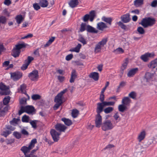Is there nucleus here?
Returning <instances> with one entry per match:
<instances>
[{
	"mask_svg": "<svg viewBox=\"0 0 157 157\" xmlns=\"http://www.w3.org/2000/svg\"><path fill=\"white\" fill-rule=\"evenodd\" d=\"M90 78H92L95 81H98L99 78V74L96 72H93L91 73L90 75Z\"/></svg>",
	"mask_w": 157,
	"mask_h": 157,
	"instance_id": "nucleus-23",
	"label": "nucleus"
},
{
	"mask_svg": "<svg viewBox=\"0 0 157 157\" xmlns=\"http://www.w3.org/2000/svg\"><path fill=\"white\" fill-rule=\"evenodd\" d=\"M101 20L102 21L107 23L109 25H111V22L112 20V19L111 17H107L105 16H103L101 18Z\"/></svg>",
	"mask_w": 157,
	"mask_h": 157,
	"instance_id": "nucleus-27",
	"label": "nucleus"
},
{
	"mask_svg": "<svg viewBox=\"0 0 157 157\" xmlns=\"http://www.w3.org/2000/svg\"><path fill=\"white\" fill-rule=\"evenodd\" d=\"M62 96L61 95L58 94L55 98V101L56 103H62Z\"/></svg>",
	"mask_w": 157,
	"mask_h": 157,
	"instance_id": "nucleus-29",
	"label": "nucleus"
},
{
	"mask_svg": "<svg viewBox=\"0 0 157 157\" xmlns=\"http://www.w3.org/2000/svg\"><path fill=\"white\" fill-rule=\"evenodd\" d=\"M90 17V21H92L94 18L95 16V12L94 10H92L90 13L89 15Z\"/></svg>",
	"mask_w": 157,
	"mask_h": 157,
	"instance_id": "nucleus-37",
	"label": "nucleus"
},
{
	"mask_svg": "<svg viewBox=\"0 0 157 157\" xmlns=\"http://www.w3.org/2000/svg\"><path fill=\"white\" fill-rule=\"evenodd\" d=\"M89 19H90L89 15L88 14H86L83 17L82 19L84 22H86Z\"/></svg>",
	"mask_w": 157,
	"mask_h": 157,
	"instance_id": "nucleus-57",
	"label": "nucleus"
},
{
	"mask_svg": "<svg viewBox=\"0 0 157 157\" xmlns=\"http://www.w3.org/2000/svg\"><path fill=\"white\" fill-rule=\"evenodd\" d=\"M126 82H125L123 81L121 82L119 84V86H118L117 88V91H119L120 89L121 88H122L124 87L126 85Z\"/></svg>",
	"mask_w": 157,
	"mask_h": 157,
	"instance_id": "nucleus-46",
	"label": "nucleus"
},
{
	"mask_svg": "<svg viewBox=\"0 0 157 157\" xmlns=\"http://www.w3.org/2000/svg\"><path fill=\"white\" fill-rule=\"evenodd\" d=\"M114 51L118 53H123L124 52V50L120 48H117L116 50H115Z\"/></svg>",
	"mask_w": 157,
	"mask_h": 157,
	"instance_id": "nucleus-61",
	"label": "nucleus"
},
{
	"mask_svg": "<svg viewBox=\"0 0 157 157\" xmlns=\"http://www.w3.org/2000/svg\"><path fill=\"white\" fill-rule=\"evenodd\" d=\"M19 120V119L14 118L12 120L10 121V124L13 125L17 124Z\"/></svg>",
	"mask_w": 157,
	"mask_h": 157,
	"instance_id": "nucleus-56",
	"label": "nucleus"
},
{
	"mask_svg": "<svg viewBox=\"0 0 157 157\" xmlns=\"http://www.w3.org/2000/svg\"><path fill=\"white\" fill-rule=\"evenodd\" d=\"M114 127L113 123L109 120L104 121L102 124L101 128L103 130L106 131L113 129Z\"/></svg>",
	"mask_w": 157,
	"mask_h": 157,
	"instance_id": "nucleus-5",
	"label": "nucleus"
},
{
	"mask_svg": "<svg viewBox=\"0 0 157 157\" xmlns=\"http://www.w3.org/2000/svg\"><path fill=\"white\" fill-rule=\"evenodd\" d=\"M113 107H109L105 108L104 110V111L105 113L108 114L110 113L113 111Z\"/></svg>",
	"mask_w": 157,
	"mask_h": 157,
	"instance_id": "nucleus-42",
	"label": "nucleus"
},
{
	"mask_svg": "<svg viewBox=\"0 0 157 157\" xmlns=\"http://www.w3.org/2000/svg\"><path fill=\"white\" fill-rule=\"evenodd\" d=\"M138 68H133L130 70L127 74V76L129 77H132L138 71Z\"/></svg>",
	"mask_w": 157,
	"mask_h": 157,
	"instance_id": "nucleus-18",
	"label": "nucleus"
},
{
	"mask_svg": "<svg viewBox=\"0 0 157 157\" xmlns=\"http://www.w3.org/2000/svg\"><path fill=\"white\" fill-rule=\"evenodd\" d=\"M3 129L4 131L2 132L1 135L6 137L11 133L12 131H13L15 129V128L10 125H6L5 128H4Z\"/></svg>",
	"mask_w": 157,
	"mask_h": 157,
	"instance_id": "nucleus-6",
	"label": "nucleus"
},
{
	"mask_svg": "<svg viewBox=\"0 0 157 157\" xmlns=\"http://www.w3.org/2000/svg\"><path fill=\"white\" fill-rule=\"evenodd\" d=\"M79 111L77 109H74L72 112V116L74 118L76 117L78 115Z\"/></svg>",
	"mask_w": 157,
	"mask_h": 157,
	"instance_id": "nucleus-40",
	"label": "nucleus"
},
{
	"mask_svg": "<svg viewBox=\"0 0 157 157\" xmlns=\"http://www.w3.org/2000/svg\"><path fill=\"white\" fill-rule=\"evenodd\" d=\"M97 108L96 112L97 114H100L103 111V108L105 107L103 102H99L97 104Z\"/></svg>",
	"mask_w": 157,
	"mask_h": 157,
	"instance_id": "nucleus-14",
	"label": "nucleus"
},
{
	"mask_svg": "<svg viewBox=\"0 0 157 157\" xmlns=\"http://www.w3.org/2000/svg\"><path fill=\"white\" fill-rule=\"evenodd\" d=\"M40 5H39L38 3H35L33 4V6L34 9L36 10H39L40 7Z\"/></svg>",
	"mask_w": 157,
	"mask_h": 157,
	"instance_id": "nucleus-55",
	"label": "nucleus"
},
{
	"mask_svg": "<svg viewBox=\"0 0 157 157\" xmlns=\"http://www.w3.org/2000/svg\"><path fill=\"white\" fill-rule=\"evenodd\" d=\"M107 38L103 39L102 40L98 42L96 45L94 52L95 53H98L101 52L102 48L106 44L107 41Z\"/></svg>",
	"mask_w": 157,
	"mask_h": 157,
	"instance_id": "nucleus-3",
	"label": "nucleus"
},
{
	"mask_svg": "<svg viewBox=\"0 0 157 157\" xmlns=\"http://www.w3.org/2000/svg\"><path fill=\"white\" fill-rule=\"evenodd\" d=\"M107 28V25L103 22H99L97 24V28L100 30L103 31L104 29Z\"/></svg>",
	"mask_w": 157,
	"mask_h": 157,
	"instance_id": "nucleus-16",
	"label": "nucleus"
},
{
	"mask_svg": "<svg viewBox=\"0 0 157 157\" xmlns=\"http://www.w3.org/2000/svg\"><path fill=\"white\" fill-rule=\"evenodd\" d=\"M77 76V74L76 70L75 69H73L71 74V77L70 80V82L71 83L74 82Z\"/></svg>",
	"mask_w": 157,
	"mask_h": 157,
	"instance_id": "nucleus-15",
	"label": "nucleus"
},
{
	"mask_svg": "<svg viewBox=\"0 0 157 157\" xmlns=\"http://www.w3.org/2000/svg\"><path fill=\"white\" fill-rule=\"evenodd\" d=\"M156 64H157V58L151 61L148 65V67L149 68H154L155 67Z\"/></svg>",
	"mask_w": 157,
	"mask_h": 157,
	"instance_id": "nucleus-31",
	"label": "nucleus"
},
{
	"mask_svg": "<svg viewBox=\"0 0 157 157\" xmlns=\"http://www.w3.org/2000/svg\"><path fill=\"white\" fill-rule=\"evenodd\" d=\"M48 2L46 0H40L39 4L42 7H46L48 5Z\"/></svg>",
	"mask_w": 157,
	"mask_h": 157,
	"instance_id": "nucleus-30",
	"label": "nucleus"
},
{
	"mask_svg": "<svg viewBox=\"0 0 157 157\" xmlns=\"http://www.w3.org/2000/svg\"><path fill=\"white\" fill-rule=\"evenodd\" d=\"M78 40L82 43L83 45L86 44H87V42L86 39L81 35H80L79 37Z\"/></svg>",
	"mask_w": 157,
	"mask_h": 157,
	"instance_id": "nucleus-38",
	"label": "nucleus"
},
{
	"mask_svg": "<svg viewBox=\"0 0 157 157\" xmlns=\"http://www.w3.org/2000/svg\"><path fill=\"white\" fill-rule=\"evenodd\" d=\"M81 44H78L73 49L70 50V51L71 52H78L80 51V49L81 47Z\"/></svg>",
	"mask_w": 157,
	"mask_h": 157,
	"instance_id": "nucleus-33",
	"label": "nucleus"
},
{
	"mask_svg": "<svg viewBox=\"0 0 157 157\" xmlns=\"http://www.w3.org/2000/svg\"><path fill=\"white\" fill-rule=\"evenodd\" d=\"M26 88V85L25 84H23L21 85L20 88L19 89L21 90L23 92V90ZM19 90V89H18V90Z\"/></svg>",
	"mask_w": 157,
	"mask_h": 157,
	"instance_id": "nucleus-63",
	"label": "nucleus"
},
{
	"mask_svg": "<svg viewBox=\"0 0 157 157\" xmlns=\"http://www.w3.org/2000/svg\"><path fill=\"white\" fill-rule=\"evenodd\" d=\"M37 142V140L36 139H33L29 143L28 147L23 146L21 148V150L24 154H27L34 147L35 144Z\"/></svg>",
	"mask_w": 157,
	"mask_h": 157,
	"instance_id": "nucleus-2",
	"label": "nucleus"
},
{
	"mask_svg": "<svg viewBox=\"0 0 157 157\" xmlns=\"http://www.w3.org/2000/svg\"><path fill=\"white\" fill-rule=\"evenodd\" d=\"M131 102V100L128 97H125L122 99V104L125 105L128 107L129 106Z\"/></svg>",
	"mask_w": 157,
	"mask_h": 157,
	"instance_id": "nucleus-12",
	"label": "nucleus"
},
{
	"mask_svg": "<svg viewBox=\"0 0 157 157\" xmlns=\"http://www.w3.org/2000/svg\"><path fill=\"white\" fill-rule=\"evenodd\" d=\"M29 65V64L26 63V62H25V63L23 64L21 67V70H26L27 68Z\"/></svg>",
	"mask_w": 157,
	"mask_h": 157,
	"instance_id": "nucleus-58",
	"label": "nucleus"
},
{
	"mask_svg": "<svg viewBox=\"0 0 157 157\" xmlns=\"http://www.w3.org/2000/svg\"><path fill=\"white\" fill-rule=\"evenodd\" d=\"M140 58L144 61L145 62H147L149 60V58L147 53H145L144 55H142L140 57Z\"/></svg>",
	"mask_w": 157,
	"mask_h": 157,
	"instance_id": "nucleus-41",
	"label": "nucleus"
},
{
	"mask_svg": "<svg viewBox=\"0 0 157 157\" xmlns=\"http://www.w3.org/2000/svg\"><path fill=\"white\" fill-rule=\"evenodd\" d=\"M121 21L124 23L129 22L131 20L130 17V14L128 13L125 14L121 16Z\"/></svg>",
	"mask_w": 157,
	"mask_h": 157,
	"instance_id": "nucleus-13",
	"label": "nucleus"
},
{
	"mask_svg": "<svg viewBox=\"0 0 157 157\" xmlns=\"http://www.w3.org/2000/svg\"><path fill=\"white\" fill-rule=\"evenodd\" d=\"M86 30L87 32L90 33H97L98 32L97 30L89 25L86 26Z\"/></svg>",
	"mask_w": 157,
	"mask_h": 157,
	"instance_id": "nucleus-19",
	"label": "nucleus"
},
{
	"mask_svg": "<svg viewBox=\"0 0 157 157\" xmlns=\"http://www.w3.org/2000/svg\"><path fill=\"white\" fill-rule=\"evenodd\" d=\"M73 57V55L72 54H70L67 56L65 59L67 61H69L71 60Z\"/></svg>",
	"mask_w": 157,
	"mask_h": 157,
	"instance_id": "nucleus-60",
	"label": "nucleus"
},
{
	"mask_svg": "<svg viewBox=\"0 0 157 157\" xmlns=\"http://www.w3.org/2000/svg\"><path fill=\"white\" fill-rule=\"evenodd\" d=\"M155 20L154 18L147 17L143 18L139 24H141L144 28L151 26L155 24Z\"/></svg>",
	"mask_w": 157,
	"mask_h": 157,
	"instance_id": "nucleus-1",
	"label": "nucleus"
},
{
	"mask_svg": "<svg viewBox=\"0 0 157 157\" xmlns=\"http://www.w3.org/2000/svg\"><path fill=\"white\" fill-rule=\"evenodd\" d=\"M29 78L32 81H37L39 78V74L37 70H34L29 73L28 75Z\"/></svg>",
	"mask_w": 157,
	"mask_h": 157,
	"instance_id": "nucleus-7",
	"label": "nucleus"
},
{
	"mask_svg": "<svg viewBox=\"0 0 157 157\" xmlns=\"http://www.w3.org/2000/svg\"><path fill=\"white\" fill-rule=\"evenodd\" d=\"M17 23L19 24H21L23 20V18L21 15H17L15 17Z\"/></svg>",
	"mask_w": 157,
	"mask_h": 157,
	"instance_id": "nucleus-28",
	"label": "nucleus"
},
{
	"mask_svg": "<svg viewBox=\"0 0 157 157\" xmlns=\"http://www.w3.org/2000/svg\"><path fill=\"white\" fill-rule=\"evenodd\" d=\"M11 78L14 81H16L22 76V73L19 71L10 73Z\"/></svg>",
	"mask_w": 157,
	"mask_h": 157,
	"instance_id": "nucleus-8",
	"label": "nucleus"
},
{
	"mask_svg": "<svg viewBox=\"0 0 157 157\" xmlns=\"http://www.w3.org/2000/svg\"><path fill=\"white\" fill-rule=\"evenodd\" d=\"M128 96L133 99H136L137 93L135 91H132L128 94Z\"/></svg>",
	"mask_w": 157,
	"mask_h": 157,
	"instance_id": "nucleus-36",
	"label": "nucleus"
},
{
	"mask_svg": "<svg viewBox=\"0 0 157 157\" xmlns=\"http://www.w3.org/2000/svg\"><path fill=\"white\" fill-rule=\"evenodd\" d=\"M13 136L17 139H19L21 137V134L17 132H15L13 133Z\"/></svg>",
	"mask_w": 157,
	"mask_h": 157,
	"instance_id": "nucleus-51",
	"label": "nucleus"
},
{
	"mask_svg": "<svg viewBox=\"0 0 157 157\" xmlns=\"http://www.w3.org/2000/svg\"><path fill=\"white\" fill-rule=\"evenodd\" d=\"M56 129L60 132H64L67 127L64 124L60 123H58L55 125Z\"/></svg>",
	"mask_w": 157,
	"mask_h": 157,
	"instance_id": "nucleus-11",
	"label": "nucleus"
},
{
	"mask_svg": "<svg viewBox=\"0 0 157 157\" xmlns=\"http://www.w3.org/2000/svg\"><path fill=\"white\" fill-rule=\"evenodd\" d=\"M6 21L7 19L5 16H0V23L5 24L6 23Z\"/></svg>",
	"mask_w": 157,
	"mask_h": 157,
	"instance_id": "nucleus-45",
	"label": "nucleus"
},
{
	"mask_svg": "<svg viewBox=\"0 0 157 157\" xmlns=\"http://www.w3.org/2000/svg\"><path fill=\"white\" fill-rule=\"evenodd\" d=\"M137 31L139 34H143L145 33L144 29L141 27H138L137 29Z\"/></svg>",
	"mask_w": 157,
	"mask_h": 157,
	"instance_id": "nucleus-53",
	"label": "nucleus"
},
{
	"mask_svg": "<svg viewBox=\"0 0 157 157\" xmlns=\"http://www.w3.org/2000/svg\"><path fill=\"white\" fill-rule=\"evenodd\" d=\"M128 107L123 104L119 105L118 106V109L119 111L123 112L128 109Z\"/></svg>",
	"mask_w": 157,
	"mask_h": 157,
	"instance_id": "nucleus-25",
	"label": "nucleus"
},
{
	"mask_svg": "<svg viewBox=\"0 0 157 157\" xmlns=\"http://www.w3.org/2000/svg\"><path fill=\"white\" fill-rule=\"evenodd\" d=\"M104 105L105 106H113L114 105L115 102L113 101H109V102H106V101H104L103 102Z\"/></svg>",
	"mask_w": 157,
	"mask_h": 157,
	"instance_id": "nucleus-48",
	"label": "nucleus"
},
{
	"mask_svg": "<svg viewBox=\"0 0 157 157\" xmlns=\"http://www.w3.org/2000/svg\"><path fill=\"white\" fill-rule=\"evenodd\" d=\"M143 0H135L134 1V4L136 7H139L143 4Z\"/></svg>",
	"mask_w": 157,
	"mask_h": 157,
	"instance_id": "nucleus-35",
	"label": "nucleus"
},
{
	"mask_svg": "<svg viewBox=\"0 0 157 157\" xmlns=\"http://www.w3.org/2000/svg\"><path fill=\"white\" fill-rule=\"evenodd\" d=\"M34 59V58L32 56H28L27 57V59H26L25 62L29 65L31 62Z\"/></svg>",
	"mask_w": 157,
	"mask_h": 157,
	"instance_id": "nucleus-49",
	"label": "nucleus"
},
{
	"mask_svg": "<svg viewBox=\"0 0 157 157\" xmlns=\"http://www.w3.org/2000/svg\"><path fill=\"white\" fill-rule=\"evenodd\" d=\"M118 26H120L122 29L126 30L127 29V27L126 25L124 24L121 21L117 23Z\"/></svg>",
	"mask_w": 157,
	"mask_h": 157,
	"instance_id": "nucleus-44",
	"label": "nucleus"
},
{
	"mask_svg": "<svg viewBox=\"0 0 157 157\" xmlns=\"http://www.w3.org/2000/svg\"><path fill=\"white\" fill-rule=\"evenodd\" d=\"M50 132L53 140L55 142H57L59 139V136L60 134L54 129H51Z\"/></svg>",
	"mask_w": 157,
	"mask_h": 157,
	"instance_id": "nucleus-9",
	"label": "nucleus"
},
{
	"mask_svg": "<svg viewBox=\"0 0 157 157\" xmlns=\"http://www.w3.org/2000/svg\"><path fill=\"white\" fill-rule=\"evenodd\" d=\"M10 97L9 96L5 97L3 100V104L4 105H6L10 101Z\"/></svg>",
	"mask_w": 157,
	"mask_h": 157,
	"instance_id": "nucleus-47",
	"label": "nucleus"
},
{
	"mask_svg": "<svg viewBox=\"0 0 157 157\" xmlns=\"http://www.w3.org/2000/svg\"><path fill=\"white\" fill-rule=\"evenodd\" d=\"M146 135V132L144 130L141 132L139 134L137 139L139 142H141L145 138Z\"/></svg>",
	"mask_w": 157,
	"mask_h": 157,
	"instance_id": "nucleus-17",
	"label": "nucleus"
},
{
	"mask_svg": "<svg viewBox=\"0 0 157 157\" xmlns=\"http://www.w3.org/2000/svg\"><path fill=\"white\" fill-rule=\"evenodd\" d=\"M55 37H52L48 41L46 44H45V47H48L52 43L54 40Z\"/></svg>",
	"mask_w": 157,
	"mask_h": 157,
	"instance_id": "nucleus-43",
	"label": "nucleus"
},
{
	"mask_svg": "<svg viewBox=\"0 0 157 157\" xmlns=\"http://www.w3.org/2000/svg\"><path fill=\"white\" fill-rule=\"evenodd\" d=\"M21 52V50H18L14 47L12 50V55L15 58L18 57L19 56Z\"/></svg>",
	"mask_w": 157,
	"mask_h": 157,
	"instance_id": "nucleus-21",
	"label": "nucleus"
},
{
	"mask_svg": "<svg viewBox=\"0 0 157 157\" xmlns=\"http://www.w3.org/2000/svg\"><path fill=\"white\" fill-rule=\"evenodd\" d=\"M113 117L116 120H117V122L120 120V118H119V116L118 114V113H115L113 116Z\"/></svg>",
	"mask_w": 157,
	"mask_h": 157,
	"instance_id": "nucleus-59",
	"label": "nucleus"
},
{
	"mask_svg": "<svg viewBox=\"0 0 157 157\" xmlns=\"http://www.w3.org/2000/svg\"><path fill=\"white\" fill-rule=\"evenodd\" d=\"M153 74L149 72H146L144 75V80L146 82H149L152 79Z\"/></svg>",
	"mask_w": 157,
	"mask_h": 157,
	"instance_id": "nucleus-20",
	"label": "nucleus"
},
{
	"mask_svg": "<svg viewBox=\"0 0 157 157\" xmlns=\"http://www.w3.org/2000/svg\"><path fill=\"white\" fill-rule=\"evenodd\" d=\"M61 120L64 122L66 125L67 126H69L72 124L71 121L69 119L66 118H63L61 119Z\"/></svg>",
	"mask_w": 157,
	"mask_h": 157,
	"instance_id": "nucleus-26",
	"label": "nucleus"
},
{
	"mask_svg": "<svg viewBox=\"0 0 157 157\" xmlns=\"http://www.w3.org/2000/svg\"><path fill=\"white\" fill-rule=\"evenodd\" d=\"M78 4V0H71L68 4L70 7L74 8L76 7Z\"/></svg>",
	"mask_w": 157,
	"mask_h": 157,
	"instance_id": "nucleus-22",
	"label": "nucleus"
},
{
	"mask_svg": "<svg viewBox=\"0 0 157 157\" xmlns=\"http://www.w3.org/2000/svg\"><path fill=\"white\" fill-rule=\"evenodd\" d=\"M151 5L152 7H156L157 5V0H154L151 3Z\"/></svg>",
	"mask_w": 157,
	"mask_h": 157,
	"instance_id": "nucleus-64",
	"label": "nucleus"
},
{
	"mask_svg": "<svg viewBox=\"0 0 157 157\" xmlns=\"http://www.w3.org/2000/svg\"><path fill=\"white\" fill-rule=\"evenodd\" d=\"M40 98L41 96L38 94H33L32 96V98L34 100L40 99Z\"/></svg>",
	"mask_w": 157,
	"mask_h": 157,
	"instance_id": "nucleus-50",
	"label": "nucleus"
},
{
	"mask_svg": "<svg viewBox=\"0 0 157 157\" xmlns=\"http://www.w3.org/2000/svg\"><path fill=\"white\" fill-rule=\"evenodd\" d=\"M21 133L24 135L28 136L29 133L25 129H23L21 130Z\"/></svg>",
	"mask_w": 157,
	"mask_h": 157,
	"instance_id": "nucleus-62",
	"label": "nucleus"
},
{
	"mask_svg": "<svg viewBox=\"0 0 157 157\" xmlns=\"http://www.w3.org/2000/svg\"><path fill=\"white\" fill-rule=\"evenodd\" d=\"M9 88L2 82H0V90L2 91L7 90Z\"/></svg>",
	"mask_w": 157,
	"mask_h": 157,
	"instance_id": "nucleus-34",
	"label": "nucleus"
},
{
	"mask_svg": "<svg viewBox=\"0 0 157 157\" xmlns=\"http://www.w3.org/2000/svg\"><path fill=\"white\" fill-rule=\"evenodd\" d=\"M29 117L26 115L23 116L22 118V121L23 122H28Z\"/></svg>",
	"mask_w": 157,
	"mask_h": 157,
	"instance_id": "nucleus-52",
	"label": "nucleus"
},
{
	"mask_svg": "<svg viewBox=\"0 0 157 157\" xmlns=\"http://www.w3.org/2000/svg\"><path fill=\"white\" fill-rule=\"evenodd\" d=\"M37 121L36 120H33L30 122V123L32 126V127L34 128H36L37 127L36 122Z\"/></svg>",
	"mask_w": 157,
	"mask_h": 157,
	"instance_id": "nucleus-54",
	"label": "nucleus"
},
{
	"mask_svg": "<svg viewBox=\"0 0 157 157\" xmlns=\"http://www.w3.org/2000/svg\"><path fill=\"white\" fill-rule=\"evenodd\" d=\"M26 45L27 44L24 42L21 44L18 43L15 45L14 48L18 50H21V49L25 48Z\"/></svg>",
	"mask_w": 157,
	"mask_h": 157,
	"instance_id": "nucleus-24",
	"label": "nucleus"
},
{
	"mask_svg": "<svg viewBox=\"0 0 157 157\" xmlns=\"http://www.w3.org/2000/svg\"><path fill=\"white\" fill-rule=\"evenodd\" d=\"M128 63V60H126V61L124 62L122 65V66L121 67V73L122 74L123 73V71L126 68L127 65Z\"/></svg>",
	"mask_w": 157,
	"mask_h": 157,
	"instance_id": "nucleus-39",
	"label": "nucleus"
},
{
	"mask_svg": "<svg viewBox=\"0 0 157 157\" xmlns=\"http://www.w3.org/2000/svg\"><path fill=\"white\" fill-rule=\"evenodd\" d=\"M35 110L34 107L32 106L28 105L25 107L21 106L19 111L18 114L19 115L23 113L26 112L28 114L33 113Z\"/></svg>",
	"mask_w": 157,
	"mask_h": 157,
	"instance_id": "nucleus-4",
	"label": "nucleus"
},
{
	"mask_svg": "<svg viewBox=\"0 0 157 157\" xmlns=\"http://www.w3.org/2000/svg\"><path fill=\"white\" fill-rule=\"evenodd\" d=\"M95 123L96 126L99 128L102 124V117L100 114H97L95 118Z\"/></svg>",
	"mask_w": 157,
	"mask_h": 157,
	"instance_id": "nucleus-10",
	"label": "nucleus"
},
{
	"mask_svg": "<svg viewBox=\"0 0 157 157\" xmlns=\"http://www.w3.org/2000/svg\"><path fill=\"white\" fill-rule=\"evenodd\" d=\"M87 25L85 23H82L79 28V31L82 32L85 30H86Z\"/></svg>",
	"mask_w": 157,
	"mask_h": 157,
	"instance_id": "nucleus-32",
	"label": "nucleus"
}]
</instances>
